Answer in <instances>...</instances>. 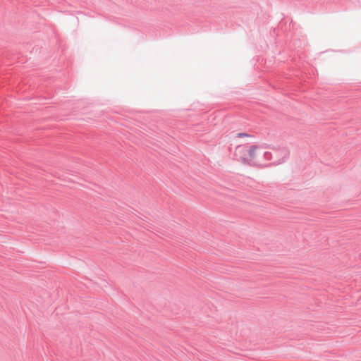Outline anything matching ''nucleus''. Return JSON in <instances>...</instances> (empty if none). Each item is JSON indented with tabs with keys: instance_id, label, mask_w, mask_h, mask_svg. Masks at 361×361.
<instances>
[{
	"instance_id": "nucleus-1",
	"label": "nucleus",
	"mask_w": 361,
	"mask_h": 361,
	"mask_svg": "<svg viewBox=\"0 0 361 361\" xmlns=\"http://www.w3.org/2000/svg\"><path fill=\"white\" fill-rule=\"evenodd\" d=\"M248 157H244V161L248 160L249 165L265 166L266 162L270 160L269 145L265 144L255 145L250 147Z\"/></svg>"
},
{
	"instance_id": "nucleus-2",
	"label": "nucleus",
	"mask_w": 361,
	"mask_h": 361,
	"mask_svg": "<svg viewBox=\"0 0 361 361\" xmlns=\"http://www.w3.org/2000/svg\"><path fill=\"white\" fill-rule=\"evenodd\" d=\"M269 151L271 155L269 161H272L273 164H280L284 162L290 154L288 148L284 145L276 147L269 145Z\"/></svg>"
},
{
	"instance_id": "nucleus-3",
	"label": "nucleus",
	"mask_w": 361,
	"mask_h": 361,
	"mask_svg": "<svg viewBox=\"0 0 361 361\" xmlns=\"http://www.w3.org/2000/svg\"><path fill=\"white\" fill-rule=\"evenodd\" d=\"M249 149L247 148L245 145H239L236 147L235 151V157L239 159L240 161H242L243 164H248V160L244 161V157H248V151Z\"/></svg>"
},
{
	"instance_id": "nucleus-4",
	"label": "nucleus",
	"mask_w": 361,
	"mask_h": 361,
	"mask_svg": "<svg viewBox=\"0 0 361 361\" xmlns=\"http://www.w3.org/2000/svg\"><path fill=\"white\" fill-rule=\"evenodd\" d=\"M247 136H249V135L246 133H238V137H247Z\"/></svg>"
}]
</instances>
